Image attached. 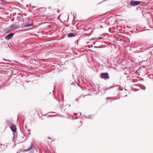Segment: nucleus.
Wrapping results in <instances>:
<instances>
[{
	"mask_svg": "<svg viewBox=\"0 0 153 153\" xmlns=\"http://www.w3.org/2000/svg\"><path fill=\"white\" fill-rule=\"evenodd\" d=\"M140 2L137 1H132L130 3L131 5L132 6H134L139 5Z\"/></svg>",
	"mask_w": 153,
	"mask_h": 153,
	"instance_id": "f257e3e1",
	"label": "nucleus"
},
{
	"mask_svg": "<svg viewBox=\"0 0 153 153\" xmlns=\"http://www.w3.org/2000/svg\"><path fill=\"white\" fill-rule=\"evenodd\" d=\"M14 35V34L13 33H10L7 35L5 36V38L6 40H8L9 39H11L12 37Z\"/></svg>",
	"mask_w": 153,
	"mask_h": 153,
	"instance_id": "f03ea898",
	"label": "nucleus"
},
{
	"mask_svg": "<svg viewBox=\"0 0 153 153\" xmlns=\"http://www.w3.org/2000/svg\"><path fill=\"white\" fill-rule=\"evenodd\" d=\"M10 128L13 132H15L16 131V127L14 125L11 124Z\"/></svg>",
	"mask_w": 153,
	"mask_h": 153,
	"instance_id": "7ed1b4c3",
	"label": "nucleus"
},
{
	"mask_svg": "<svg viewBox=\"0 0 153 153\" xmlns=\"http://www.w3.org/2000/svg\"><path fill=\"white\" fill-rule=\"evenodd\" d=\"M10 30H13L17 29V27L14 25H12L10 26Z\"/></svg>",
	"mask_w": 153,
	"mask_h": 153,
	"instance_id": "20e7f679",
	"label": "nucleus"
},
{
	"mask_svg": "<svg viewBox=\"0 0 153 153\" xmlns=\"http://www.w3.org/2000/svg\"><path fill=\"white\" fill-rule=\"evenodd\" d=\"M100 77L101 78H105V73H102L101 74Z\"/></svg>",
	"mask_w": 153,
	"mask_h": 153,
	"instance_id": "39448f33",
	"label": "nucleus"
},
{
	"mask_svg": "<svg viewBox=\"0 0 153 153\" xmlns=\"http://www.w3.org/2000/svg\"><path fill=\"white\" fill-rule=\"evenodd\" d=\"M75 35L73 33H71L68 34V37H72L75 36Z\"/></svg>",
	"mask_w": 153,
	"mask_h": 153,
	"instance_id": "423d86ee",
	"label": "nucleus"
},
{
	"mask_svg": "<svg viewBox=\"0 0 153 153\" xmlns=\"http://www.w3.org/2000/svg\"><path fill=\"white\" fill-rule=\"evenodd\" d=\"M33 143H31L30 146L28 147V149L27 150H26V151H28V150H30L31 149L32 147L33 146Z\"/></svg>",
	"mask_w": 153,
	"mask_h": 153,
	"instance_id": "0eeeda50",
	"label": "nucleus"
},
{
	"mask_svg": "<svg viewBox=\"0 0 153 153\" xmlns=\"http://www.w3.org/2000/svg\"><path fill=\"white\" fill-rule=\"evenodd\" d=\"M109 77L108 76V74L106 73V79H108Z\"/></svg>",
	"mask_w": 153,
	"mask_h": 153,
	"instance_id": "6e6552de",
	"label": "nucleus"
},
{
	"mask_svg": "<svg viewBox=\"0 0 153 153\" xmlns=\"http://www.w3.org/2000/svg\"><path fill=\"white\" fill-rule=\"evenodd\" d=\"M31 25V24H26L25 25V27H28V26H30Z\"/></svg>",
	"mask_w": 153,
	"mask_h": 153,
	"instance_id": "1a4fd4ad",
	"label": "nucleus"
},
{
	"mask_svg": "<svg viewBox=\"0 0 153 153\" xmlns=\"http://www.w3.org/2000/svg\"><path fill=\"white\" fill-rule=\"evenodd\" d=\"M104 91L103 93H105V91L104 90V91Z\"/></svg>",
	"mask_w": 153,
	"mask_h": 153,
	"instance_id": "9d476101",
	"label": "nucleus"
},
{
	"mask_svg": "<svg viewBox=\"0 0 153 153\" xmlns=\"http://www.w3.org/2000/svg\"><path fill=\"white\" fill-rule=\"evenodd\" d=\"M85 95H84V97H85Z\"/></svg>",
	"mask_w": 153,
	"mask_h": 153,
	"instance_id": "9b49d317",
	"label": "nucleus"
}]
</instances>
